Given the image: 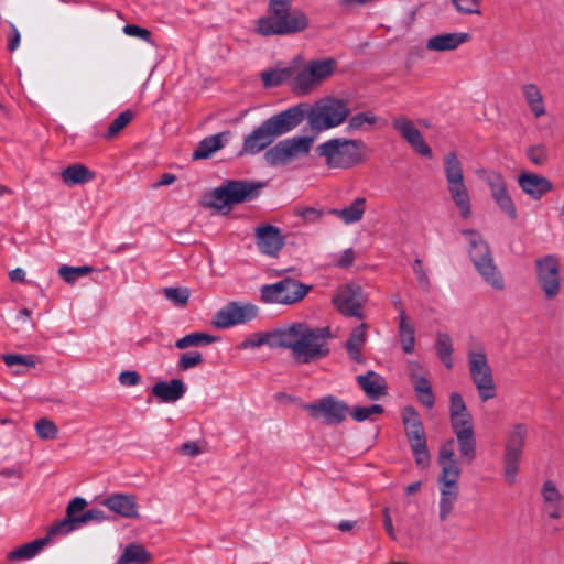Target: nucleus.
Instances as JSON below:
<instances>
[{
    "label": "nucleus",
    "mask_w": 564,
    "mask_h": 564,
    "mask_svg": "<svg viewBox=\"0 0 564 564\" xmlns=\"http://www.w3.org/2000/svg\"><path fill=\"white\" fill-rule=\"evenodd\" d=\"M203 362L202 355H182L178 367L181 370H186L192 367H195Z\"/></svg>",
    "instance_id": "nucleus-62"
},
{
    "label": "nucleus",
    "mask_w": 564,
    "mask_h": 564,
    "mask_svg": "<svg viewBox=\"0 0 564 564\" xmlns=\"http://www.w3.org/2000/svg\"><path fill=\"white\" fill-rule=\"evenodd\" d=\"M471 35L465 32L443 33L427 40L426 48L434 52L454 51L468 42Z\"/></svg>",
    "instance_id": "nucleus-27"
},
{
    "label": "nucleus",
    "mask_w": 564,
    "mask_h": 564,
    "mask_svg": "<svg viewBox=\"0 0 564 564\" xmlns=\"http://www.w3.org/2000/svg\"><path fill=\"white\" fill-rule=\"evenodd\" d=\"M536 264V279L545 297L549 300L557 296L561 288L560 262L552 254L539 258Z\"/></svg>",
    "instance_id": "nucleus-15"
},
{
    "label": "nucleus",
    "mask_w": 564,
    "mask_h": 564,
    "mask_svg": "<svg viewBox=\"0 0 564 564\" xmlns=\"http://www.w3.org/2000/svg\"><path fill=\"white\" fill-rule=\"evenodd\" d=\"M50 530L46 536L35 539L29 543H25L7 554L8 561H22L34 557L47 543L51 541Z\"/></svg>",
    "instance_id": "nucleus-32"
},
{
    "label": "nucleus",
    "mask_w": 564,
    "mask_h": 564,
    "mask_svg": "<svg viewBox=\"0 0 564 564\" xmlns=\"http://www.w3.org/2000/svg\"><path fill=\"white\" fill-rule=\"evenodd\" d=\"M542 497L545 501V503H557L562 502V495L555 487L554 482L552 480H546L543 484L542 490H541Z\"/></svg>",
    "instance_id": "nucleus-51"
},
{
    "label": "nucleus",
    "mask_w": 564,
    "mask_h": 564,
    "mask_svg": "<svg viewBox=\"0 0 564 564\" xmlns=\"http://www.w3.org/2000/svg\"><path fill=\"white\" fill-rule=\"evenodd\" d=\"M453 432L456 435L459 456L463 463L471 464L476 457V437L470 413L449 416Z\"/></svg>",
    "instance_id": "nucleus-13"
},
{
    "label": "nucleus",
    "mask_w": 564,
    "mask_h": 564,
    "mask_svg": "<svg viewBox=\"0 0 564 564\" xmlns=\"http://www.w3.org/2000/svg\"><path fill=\"white\" fill-rule=\"evenodd\" d=\"M463 234L469 238V257L482 279L496 290H503L505 282L495 264L489 245L473 229H465Z\"/></svg>",
    "instance_id": "nucleus-7"
},
{
    "label": "nucleus",
    "mask_w": 564,
    "mask_h": 564,
    "mask_svg": "<svg viewBox=\"0 0 564 564\" xmlns=\"http://www.w3.org/2000/svg\"><path fill=\"white\" fill-rule=\"evenodd\" d=\"M449 416H460L469 413L463 397L458 392H453L449 397Z\"/></svg>",
    "instance_id": "nucleus-53"
},
{
    "label": "nucleus",
    "mask_w": 564,
    "mask_h": 564,
    "mask_svg": "<svg viewBox=\"0 0 564 564\" xmlns=\"http://www.w3.org/2000/svg\"><path fill=\"white\" fill-rule=\"evenodd\" d=\"M35 430L41 440H55L58 434L57 425L46 417H42L35 423Z\"/></svg>",
    "instance_id": "nucleus-46"
},
{
    "label": "nucleus",
    "mask_w": 564,
    "mask_h": 564,
    "mask_svg": "<svg viewBox=\"0 0 564 564\" xmlns=\"http://www.w3.org/2000/svg\"><path fill=\"white\" fill-rule=\"evenodd\" d=\"M528 159L535 165H543L547 162V149L544 144L531 145L527 150Z\"/></svg>",
    "instance_id": "nucleus-49"
},
{
    "label": "nucleus",
    "mask_w": 564,
    "mask_h": 564,
    "mask_svg": "<svg viewBox=\"0 0 564 564\" xmlns=\"http://www.w3.org/2000/svg\"><path fill=\"white\" fill-rule=\"evenodd\" d=\"M230 137V131H223L220 133L204 138L193 152L192 159L194 161L205 160L210 158L215 152L223 149Z\"/></svg>",
    "instance_id": "nucleus-29"
},
{
    "label": "nucleus",
    "mask_w": 564,
    "mask_h": 564,
    "mask_svg": "<svg viewBox=\"0 0 564 564\" xmlns=\"http://www.w3.org/2000/svg\"><path fill=\"white\" fill-rule=\"evenodd\" d=\"M419 402L427 409H432L435 404V395L429 379H420L412 384Z\"/></svg>",
    "instance_id": "nucleus-40"
},
{
    "label": "nucleus",
    "mask_w": 564,
    "mask_h": 564,
    "mask_svg": "<svg viewBox=\"0 0 564 564\" xmlns=\"http://www.w3.org/2000/svg\"><path fill=\"white\" fill-rule=\"evenodd\" d=\"M486 356L487 355H470L469 360L470 376L482 402L496 397L492 372Z\"/></svg>",
    "instance_id": "nucleus-17"
},
{
    "label": "nucleus",
    "mask_w": 564,
    "mask_h": 564,
    "mask_svg": "<svg viewBox=\"0 0 564 564\" xmlns=\"http://www.w3.org/2000/svg\"><path fill=\"white\" fill-rule=\"evenodd\" d=\"M256 243L260 252L275 257L284 246V237L281 230L271 225L263 224L254 230Z\"/></svg>",
    "instance_id": "nucleus-21"
},
{
    "label": "nucleus",
    "mask_w": 564,
    "mask_h": 564,
    "mask_svg": "<svg viewBox=\"0 0 564 564\" xmlns=\"http://www.w3.org/2000/svg\"><path fill=\"white\" fill-rule=\"evenodd\" d=\"M317 85L316 80L312 76L308 67L299 72L291 82V88L297 95L307 94L313 86Z\"/></svg>",
    "instance_id": "nucleus-41"
},
{
    "label": "nucleus",
    "mask_w": 564,
    "mask_h": 564,
    "mask_svg": "<svg viewBox=\"0 0 564 564\" xmlns=\"http://www.w3.org/2000/svg\"><path fill=\"white\" fill-rule=\"evenodd\" d=\"M487 183L490 187L491 197L511 219H516L517 208L511 196L508 193L507 184L499 173H490L487 177Z\"/></svg>",
    "instance_id": "nucleus-22"
},
{
    "label": "nucleus",
    "mask_w": 564,
    "mask_h": 564,
    "mask_svg": "<svg viewBox=\"0 0 564 564\" xmlns=\"http://www.w3.org/2000/svg\"><path fill=\"white\" fill-rule=\"evenodd\" d=\"M522 94L535 117L545 115L543 96L535 84H525L522 87Z\"/></svg>",
    "instance_id": "nucleus-36"
},
{
    "label": "nucleus",
    "mask_w": 564,
    "mask_h": 564,
    "mask_svg": "<svg viewBox=\"0 0 564 564\" xmlns=\"http://www.w3.org/2000/svg\"><path fill=\"white\" fill-rule=\"evenodd\" d=\"M351 417L357 422L372 420V415H381L384 413V408L381 404H372L370 406H356L349 412Z\"/></svg>",
    "instance_id": "nucleus-45"
},
{
    "label": "nucleus",
    "mask_w": 564,
    "mask_h": 564,
    "mask_svg": "<svg viewBox=\"0 0 564 564\" xmlns=\"http://www.w3.org/2000/svg\"><path fill=\"white\" fill-rule=\"evenodd\" d=\"M87 501L82 497L72 499L66 507V517L55 522L50 528V535L67 534L83 525L82 513L87 507Z\"/></svg>",
    "instance_id": "nucleus-20"
},
{
    "label": "nucleus",
    "mask_w": 564,
    "mask_h": 564,
    "mask_svg": "<svg viewBox=\"0 0 564 564\" xmlns=\"http://www.w3.org/2000/svg\"><path fill=\"white\" fill-rule=\"evenodd\" d=\"M302 408L310 413L313 419L323 417L326 424L337 425L345 421L349 413V406L346 402L337 400L333 395H327L312 403H305Z\"/></svg>",
    "instance_id": "nucleus-14"
},
{
    "label": "nucleus",
    "mask_w": 564,
    "mask_h": 564,
    "mask_svg": "<svg viewBox=\"0 0 564 564\" xmlns=\"http://www.w3.org/2000/svg\"><path fill=\"white\" fill-rule=\"evenodd\" d=\"M186 392V386L181 379L170 381H158L151 388V395L160 402L174 403L183 398Z\"/></svg>",
    "instance_id": "nucleus-25"
},
{
    "label": "nucleus",
    "mask_w": 564,
    "mask_h": 564,
    "mask_svg": "<svg viewBox=\"0 0 564 564\" xmlns=\"http://www.w3.org/2000/svg\"><path fill=\"white\" fill-rule=\"evenodd\" d=\"M336 62L333 58L316 59L308 63L307 67L317 84L329 77L335 68Z\"/></svg>",
    "instance_id": "nucleus-39"
},
{
    "label": "nucleus",
    "mask_w": 564,
    "mask_h": 564,
    "mask_svg": "<svg viewBox=\"0 0 564 564\" xmlns=\"http://www.w3.org/2000/svg\"><path fill=\"white\" fill-rule=\"evenodd\" d=\"M357 383L366 393V395L372 401L379 400L381 397H384L388 393L384 379L372 370H369L365 375L358 376Z\"/></svg>",
    "instance_id": "nucleus-28"
},
{
    "label": "nucleus",
    "mask_w": 564,
    "mask_h": 564,
    "mask_svg": "<svg viewBox=\"0 0 564 564\" xmlns=\"http://www.w3.org/2000/svg\"><path fill=\"white\" fill-rule=\"evenodd\" d=\"M152 554L141 544L130 543L126 546L117 564H148Z\"/></svg>",
    "instance_id": "nucleus-34"
},
{
    "label": "nucleus",
    "mask_w": 564,
    "mask_h": 564,
    "mask_svg": "<svg viewBox=\"0 0 564 564\" xmlns=\"http://www.w3.org/2000/svg\"><path fill=\"white\" fill-rule=\"evenodd\" d=\"M311 286L297 280L285 278L261 288V301L264 303L294 304L302 301Z\"/></svg>",
    "instance_id": "nucleus-11"
},
{
    "label": "nucleus",
    "mask_w": 564,
    "mask_h": 564,
    "mask_svg": "<svg viewBox=\"0 0 564 564\" xmlns=\"http://www.w3.org/2000/svg\"><path fill=\"white\" fill-rule=\"evenodd\" d=\"M458 498V488L441 487L440 519L444 521L451 514Z\"/></svg>",
    "instance_id": "nucleus-42"
},
{
    "label": "nucleus",
    "mask_w": 564,
    "mask_h": 564,
    "mask_svg": "<svg viewBox=\"0 0 564 564\" xmlns=\"http://www.w3.org/2000/svg\"><path fill=\"white\" fill-rule=\"evenodd\" d=\"M456 10L464 14H481L480 0H452Z\"/></svg>",
    "instance_id": "nucleus-52"
},
{
    "label": "nucleus",
    "mask_w": 564,
    "mask_h": 564,
    "mask_svg": "<svg viewBox=\"0 0 564 564\" xmlns=\"http://www.w3.org/2000/svg\"><path fill=\"white\" fill-rule=\"evenodd\" d=\"M94 271V268L90 265H82V267H69L62 265L58 269L59 276L68 284L75 283L79 278L89 274Z\"/></svg>",
    "instance_id": "nucleus-43"
},
{
    "label": "nucleus",
    "mask_w": 564,
    "mask_h": 564,
    "mask_svg": "<svg viewBox=\"0 0 564 564\" xmlns=\"http://www.w3.org/2000/svg\"><path fill=\"white\" fill-rule=\"evenodd\" d=\"M290 109L292 113H297L299 120L296 121V127H299L304 119H307L312 130L317 132L339 126L350 113L346 100L333 97L317 102L314 106L308 102H300L290 107Z\"/></svg>",
    "instance_id": "nucleus-3"
},
{
    "label": "nucleus",
    "mask_w": 564,
    "mask_h": 564,
    "mask_svg": "<svg viewBox=\"0 0 564 564\" xmlns=\"http://www.w3.org/2000/svg\"><path fill=\"white\" fill-rule=\"evenodd\" d=\"M444 173L448 184V193L459 209L462 217H470V198L464 182L463 166L455 151H451L445 155Z\"/></svg>",
    "instance_id": "nucleus-9"
},
{
    "label": "nucleus",
    "mask_w": 564,
    "mask_h": 564,
    "mask_svg": "<svg viewBox=\"0 0 564 564\" xmlns=\"http://www.w3.org/2000/svg\"><path fill=\"white\" fill-rule=\"evenodd\" d=\"M297 120V113H292L290 108L271 116L246 135L239 155L257 154L267 149L278 137L295 129Z\"/></svg>",
    "instance_id": "nucleus-4"
},
{
    "label": "nucleus",
    "mask_w": 564,
    "mask_h": 564,
    "mask_svg": "<svg viewBox=\"0 0 564 564\" xmlns=\"http://www.w3.org/2000/svg\"><path fill=\"white\" fill-rule=\"evenodd\" d=\"M364 301L362 288L358 284L344 285L333 297V304L343 315L359 319L364 318Z\"/></svg>",
    "instance_id": "nucleus-18"
},
{
    "label": "nucleus",
    "mask_w": 564,
    "mask_h": 564,
    "mask_svg": "<svg viewBox=\"0 0 564 564\" xmlns=\"http://www.w3.org/2000/svg\"><path fill=\"white\" fill-rule=\"evenodd\" d=\"M382 516H383V527H384V530H386L387 534L392 540H395L397 539L395 531H394V528H393V524H392V518H391L390 510H389L388 507H386L382 510Z\"/></svg>",
    "instance_id": "nucleus-63"
},
{
    "label": "nucleus",
    "mask_w": 564,
    "mask_h": 564,
    "mask_svg": "<svg viewBox=\"0 0 564 564\" xmlns=\"http://www.w3.org/2000/svg\"><path fill=\"white\" fill-rule=\"evenodd\" d=\"M13 375H25L42 364L40 355H1Z\"/></svg>",
    "instance_id": "nucleus-30"
},
{
    "label": "nucleus",
    "mask_w": 564,
    "mask_h": 564,
    "mask_svg": "<svg viewBox=\"0 0 564 564\" xmlns=\"http://www.w3.org/2000/svg\"><path fill=\"white\" fill-rule=\"evenodd\" d=\"M392 128L413 148L415 152L424 158H432V150L425 142L420 130L414 126L413 121L404 116L392 119Z\"/></svg>",
    "instance_id": "nucleus-19"
},
{
    "label": "nucleus",
    "mask_w": 564,
    "mask_h": 564,
    "mask_svg": "<svg viewBox=\"0 0 564 564\" xmlns=\"http://www.w3.org/2000/svg\"><path fill=\"white\" fill-rule=\"evenodd\" d=\"M454 445H455L454 438H449L441 446L438 456H437L438 464H443L444 462L456 460L455 453H454Z\"/></svg>",
    "instance_id": "nucleus-54"
},
{
    "label": "nucleus",
    "mask_w": 564,
    "mask_h": 564,
    "mask_svg": "<svg viewBox=\"0 0 564 564\" xmlns=\"http://www.w3.org/2000/svg\"><path fill=\"white\" fill-rule=\"evenodd\" d=\"M394 305L399 311V334L400 340L402 344V348L404 352H412L414 348L415 337H414V326L410 323L409 317L405 313V310L401 303L400 299L394 301Z\"/></svg>",
    "instance_id": "nucleus-31"
},
{
    "label": "nucleus",
    "mask_w": 564,
    "mask_h": 564,
    "mask_svg": "<svg viewBox=\"0 0 564 564\" xmlns=\"http://www.w3.org/2000/svg\"><path fill=\"white\" fill-rule=\"evenodd\" d=\"M377 122V117L369 111L358 112L348 120V131L361 130L366 124L372 126Z\"/></svg>",
    "instance_id": "nucleus-48"
},
{
    "label": "nucleus",
    "mask_w": 564,
    "mask_h": 564,
    "mask_svg": "<svg viewBox=\"0 0 564 564\" xmlns=\"http://www.w3.org/2000/svg\"><path fill=\"white\" fill-rule=\"evenodd\" d=\"M133 119V112L131 110L122 111L108 127L105 138L112 139L115 138L121 130H123L130 121Z\"/></svg>",
    "instance_id": "nucleus-44"
},
{
    "label": "nucleus",
    "mask_w": 564,
    "mask_h": 564,
    "mask_svg": "<svg viewBox=\"0 0 564 564\" xmlns=\"http://www.w3.org/2000/svg\"><path fill=\"white\" fill-rule=\"evenodd\" d=\"M401 419L415 464L422 469L429 467L431 455L427 448V437L417 410L413 405L404 406Z\"/></svg>",
    "instance_id": "nucleus-8"
},
{
    "label": "nucleus",
    "mask_w": 564,
    "mask_h": 564,
    "mask_svg": "<svg viewBox=\"0 0 564 564\" xmlns=\"http://www.w3.org/2000/svg\"><path fill=\"white\" fill-rule=\"evenodd\" d=\"M528 429L525 424L518 423L510 432L503 455V471L506 481L512 485L516 481L520 457L523 452Z\"/></svg>",
    "instance_id": "nucleus-12"
},
{
    "label": "nucleus",
    "mask_w": 564,
    "mask_h": 564,
    "mask_svg": "<svg viewBox=\"0 0 564 564\" xmlns=\"http://www.w3.org/2000/svg\"><path fill=\"white\" fill-rule=\"evenodd\" d=\"M82 520L83 525L90 522V521H97L102 522L105 520H108V516L104 510L100 509H89L82 513Z\"/></svg>",
    "instance_id": "nucleus-58"
},
{
    "label": "nucleus",
    "mask_w": 564,
    "mask_h": 564,
    "mask_svg": "<svg viewBox=\"0 0 564 564\" xmlns=\"http://www.w3.org/2000/svg\"><path fill=\"white\" fill-rule=\"evenodd\" d=\"M521 189L533 199H540L553 189L552 182L543 175L522 172L518 177Z\"/></svg>",
    "instance_id": "nucleus-24"
},
{
    "label": "nucleus",
    "mask_w": 564,
    "mask_h": 564,
    "mask_svg": "<svg viewBox=\"0 0 564 564\" xmlns=\"http://www.w3.org/2000/svg\"><path fill=\"white\" fill-rule=\"evenodd\" d=\"M212 343H220L219 346L220 350H231L232 348L229 347L226 343H223L221 338L218 336H214L207 333H192L183 338L175 341L173 345L172 343H169L166 346H164L166 349H172L173 347H176L178 349H186V348H202L205 347Z\"/></svg>",
    "instance_id": "nucleus-26"
},
{
    "label": "nucleus",
    "mask_w": 564,
    "mask_h": 564,
    "mask_svg": "<svg viewBox=\"0 0 564 564\" xmlns=\"http://www.w3.org/2000/svg\"><path fill=\"white\" fill-rule=\"evenodd\" d=\"M141 377L137 371L126 370L119 375V382L126 387H133L139 384Z\"/></svg>",
    "instance_id": "nucleus-59"
},
{
    "label": "nucleus",
    "mask_w": 564,
    "mask_h": 564,
    "mask_svg": "<svg viewBox=\"0 0 564 564\" xmlns=\"http://www.w3.org/2000/svg\"><path fill=\"white\" fill-rule=\"evenodd\" d=\"M261 79L264 87H276L282 84V78L279 77L276 69L265 70L261 73Z\"/></svg>",
    "instance_id": "nucleus-60"
},
{
    "label": "nucleus",
    "mask_w": 564,
    "mask_h": 564,
    "mask_svg": "<svg viewBox=\"0 0 564 564\" xmlns=\"http://www.w3.org/2000/svg\"><path fill=\"white\" fill-rule=\"evenodd\" d=\"M295 214L302 217L305 223H316L323 216V212L314 207L296 208Z\"/></svg>",
    "instance_id": "nucleus-56"
},
{
    "label": "nucleus",
    "mask_w": 564,
    "mask_h": 564,
    "mask_svg": "<svg viewBox=\"0 0 564 564\" xmlns=\"http://www.w3.org/2000/svg\"><path fill=\"white\" fill-rule=\"evenodd\" d=\"M61 177L66 185L74 186L93 181L95 173L85 165L75 163L64 169Z\"/></svg>",
    "instance_id": "nucleus-33"
},
{
    "label": "nucleus",
    "mask_w": 564,
    "mask_h": 564,
    "mask_svg": "<svg viewBox=\"0 0 564 564\" xmlns=\"http://www.w3.org/2000/svg\"><path fill=\"white\" fill-rule=\"evenodd\" d=\"M123 32L129 36L140 37L149 43H152V33L148 29L141 28L137 24H127L123 28Z\"/></svg>",
    "instance_id": "nucleus-55"
},
{
    "label": "nucleus",
    "mask_w": 564,
    "mask_h": 564,
    "mask_svg": "<svg viewBox=\"0 0 564 564\" xmlns=\"http://www.w3.org/2000/svg\"><path fill=\"white\" fill-rule=\"evenodd\" d=\"M308 25L307 15L300 9H293L292 0H269L267 14L257 20L254 32L261 36L291 35L306 30Z\"/></svg>",
    "instance_id": "nucleus-2"
},
{
    "label": "nucleus",
    "mask_w": 564,
    "mask_h": 564,
    "mask_svg": "<svg viewBox=\"0 0 564 564\" xmlns=\"http://www.w3.org/2000/svg\"><path fill=\"white\" fill-rule=\"evenodd\" d=\"M337 335L330 326H312L295 322L271 332L253 333L235 349H254L267 345L271 349H285L291 352H329L328 341Z\"/></svg>",
    "instance_id": "nucleus-1"
},
{
    "label": "nucleus",
    "mask_w": 564,
    "mask_h": 564,
    "mask_svg": "<svg viewBox=\"0 0 564 564\" xmlns=\"http://www.w3.org/2000/svg\"><path fill=\"white\" fill-rule=\"evenodd\" d=\"M101 505L126 519H138L140 517L134 495L111 494L101 501Z\"/></svg>",
    "instance_id": "nucleus-23"
},
{
    "label": "nucleus",
    "mask_w": 564,
    "mask_h": 564,
    "mask_svg": "<svg viewBox=\"0 0 564 564\" xmlns=\"http://www.w3.org/2000/svg\"><path fill=\"white\" fill-rule=\"evenodd\" d=\"M180 451L183 455H187V456H192V457L202 453L199 446L195 442L183 443L181 445Z\"/></svg>",
    "instance_id": "nucleus-64"
},
{
    "label": "nucleus",
    "mask_w": 564,
    "mask_h": 564,
    "mask_svg": "<svg viewBox=\"0 0 564 564\" xmlns=\"http://www.w3.org/2000/svg\"><path fill=\"white\" fill-rule=\"evenodd\" d=\"M413 272L416 276L420 289L424 292H430L431 281L427 273L423 269V262L420 258H416L413 262Z\"/></svg>",
    "instance_id": "nucleus-50"
},
{
    "label": "nucleus",
    "mask_w": 564,
    "mask_h": 564,
    "mask_svg": "<svg viewBox=\"0 0 564 564\" xmlns=\"http://www.w3.org/2000/svg\"><path fill=\"white\" fill-rule=\"evenodd\" d=\"M366 148L360 139L335 138L317 145L315 151L317 155L325 158L328 167L350 169L362 161V151Z\"/></svg>",
    "instance_id": "nucleus-6"
},
{
    "label": "nucleus",
    "mask_w": 564,
    "mask_h": 564,
    "mask_svg": "<svg viewBox=\"0 0 564 564\" xmlns=\"http://www.w3.org/2000/svg\"><path fill=\"white\" fill-rule=\"evenodd\" d=\"M258 308L252 304L241 305L239 302H229L215 313L212 324L216 328H228L238 324H243L256 318Z\"/></svg>",
    "instance_id": "nucleus-16"
},
{
    "label": "nucleus",
    "mask_w": 564,
    "mask_h": 564,
    "mask_svg": "<svg viewBox=\"0 0 564 564\" xmlns=\"http://www.w3.org/2000/svg\"><path fill=\"white\" fill-rule=\"evenodd\" d=\"M367 329L368 324L361 323L359 326L355 327L350 334L346 343L344 344V348L347 352H360L364 348V345L367 340Z\"/></svg>",
    "instance_id": "nucleus-38"
},
{
    "label": "nucleus",
    "mask_w": 564,
    "mask_h": 564,
    "mask_svg": "<svg viewBox=\"0 0 564 564\" xmlns=\"http://www.w3.org/2000/svg\"><path fill=\"white\" fill-rule=\"evenodd\" d=\"M442 467L438 482L442 487L458 488V479L460 476V468L457 460L444 462L438 464Z\"/></svg>",
    "instance_id": "nucleus-37"
},
{
    "label": "nucleus",
    "mask_w": 564,
    "mask_h": 564,
    "mask_svg": "<svg viewBox=\"0 0 564 564\" xmlns=\"http://www.w3.org/2000/svg\"><path fill=\"white\" fill-rule=\"evenodd\" d=\"M314 137H293L279 141L264 153V159L272 166L286 165L293 160L310 153Z\"/></svg>",
    "instance_id": "nucleus-10"
},
{
    "label": "nucleus",
    "mask_w": 564,
    "mask_h": 564,
    "mask_svg": "<svg viewBox=\"0 0 564 564\" xmlns=\"http://www.w3.org/2000/svg\"><path fill=\"white\" fill-rule=\"evenodd\" d=\"M436 352H453L452 339L447 334H437V339L435 344Z\"/></svg>",
    "instance_id": "nucleus-61"
},
{
    "label": "nucleus",
    "mask_w": 564,
    "mask_h": 564,
    "mask_svg": "<svg viewBox=\"0 0 564 564\" xmlns=\"http://www.w3.org/2000/svg\"><path fill=\"white\" fill-rule=\"evenodd\" d=\"M408 375L412 383L417 382L420 379H427V371L416 361L409 362Z\"/></svg>",
    "instance_id": "nucleus-57"
},
{
    "label": "nucleus",
    "mask_w": 564,
    "mask_h": 564,
    "mask_svg": "<svg viewBox=\"0 0 564 564\" xmlns=\"http://www.w3.org/2000/svg\"><path fill=\"white\" fill-rule=\"evenodd\" d=\"M365 209L366 198L357 197L349 206L343 209H330L329 213L339 217L345 224H352L362 219Z\"/></svg>",
    "instance_id": "nucleus-35"
},
{
    "label": "nucleus",
    "mask_w": 564,
    "mask_h": 564,
    "mask_svg": "<svg viewBox=\"0 0 564 564\" xmlns=\"http://www.w3.org/2000/svg\"><path fill=\"white\" fill-rule=\"evenodd\" d=\"M163 294L176 306H185L191 295L187 288H164Z\"/></svg>",
    "instance_id": "nucleus-47"
},
{
    "label": "nucleus",
    "mask_w": 564,
    "mask_h": 564,
    "mask_svg": "<svg viewBox=\"0 0 564 564\" xmlns=\"http://www.w3.org/2000/svg\"><path fill=\"white\" fill-rule=\"evenodd\" d=\"M265 186L267 182L262 181L226 180L209 193L210 199L204 206L228 214L232 206L259 197Z\"/></svg>",
    "instance_id": "nucleus-5"
}]
</instances>
